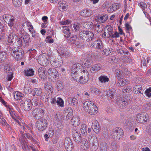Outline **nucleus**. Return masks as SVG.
Listing matches in <instances>:
<instances>
[{
  "mask_svg": "<svg viewBox=\"0 0 151 151\" xmlns=\"http://www.w3.org/2000/svg\"><path fill=\"white\" fill-rule=\"evenodd\" d=\"M84 110L91 115H94L98 112V108L94 103L91 101H87L83 104Z\"/></svg>",
  "mask_w": 151,
  "mask_h": 151,
  "instance_id": "nucleus-1",
  "label": "nucleus"
},
{
  "mask_svg": "<svg viewBox=\"0 0 151 151\" xmlns=\"http://www.w3.org/2000/svg\"><path fill=\"white\" fill-rule=\"evenodd\" d=\"M82 68V66L79 63L74 64L72 66L71 70V75L73 79L77 81V79H78L80 75L78 73L79 70Z\"/></svg>",
  "mask_w": 151,
  "mask_h": 151,
  "instance_id": "nucleus-2",
  "label": "nucleus"
},
{
  "mask_svg": "<svg viewBox=\"0 0 151 151\" xmlns=\"http://www.w3.org/2000/svg\"><path fill=\"white\" fill-rule=\"evenodd\" d=\"M79 37L81 39L89 42L93 40L94 35L91 31H84L80 32Z\"/></svg>",
  "mask_w": 151,
  "mask_h": 151,
  "instance_id": "nucleus-3",
  "label": "nucleus"
},
{
  "mask_svg": "<svg viewBox=\"0 0 151 151\" xmlns=\"http://www.w3.org/2000/svg\"><path fill=\"white\" fill-rule=\"evenodd\" d=\"M123 134V130L122 129L119 127H116L112 131L111 137L115 140H119L122 137Z\"/></svg>",
  "mask_w": 151,
  "mask_h": 151,
  "instance_id": "nucleus-4",
  "label": "nucleus"
},
{
  "mask_svg": "<svg viewBox=\"0 0 151 151\" xmlns=\"http://www.w3.org/2000/svg\"><path fill=\"white\" fill-rule=\"evenodd\" d=\"M12 55L17 60H20L24 56V52L21 48L17 47L16 49H13L12 50Z\"/></svg>",
  "mask_w": 151,
  "mask_h": 151,
  "instance_id": "nucleus-5",
  "label": "nucleus"
},
{
  "mask_svg": "<svg viewBox=\"0 0 151 151\" xmlns=\"http://www.w3.org/2000/svg\"><path fill=\"white\" fill-rule=\"evenodd\" d=\"M47 125V121L43 119H41L36 122L37 128L40 131H42L46 128Z\"/></svg>",
  "mask_w": 151,
  "mask_h": 151,
  "instance_id": "nucleus-6",
  "label": "nucleus"
},
{
  "mask_svg": "<svg viewBox=\"0 0 151 151\" xmlns=\"http://www.w3.org/2000/svg\"><path fill=\"white\" fill-rule=\"evenodd\" d=\"M89 141L92 142L91 149L92 151H95L99 147V143L97 137L94 134H92L89 136L88 137Z\"/></svg>",
  "mask_w": 151,
  "mask_h": 151,
  "instance_id": "nucleus-7",
  "label": "nucleus"
},
{
  "mask_svg": "<svg viewBox=\"0 0 151 151\" xmlns=\"http://www.w3.org/2000/svg\"><path fill=\"white\" fill-rule=\"evenodd\" d=\"M148 119L147 114L145 112H143L136 116V119L138 123H142L147 122Z\"/></svg>",
  "mask_w": 151,
  "mask_h": 151,
  "instance_id": "nucleus-8",
  "label": "nucleus"
},
{
  "mask_svg": "<svg viewBox=\"0 0 151 151\" xmlns=\"http://www.w3.org/2000/svg\"><path fill=\"white\" fill-rule=\"evenodd\" d=\"M33 116L35 119H39L44 115V111L40 108H36L32 112Z\"/></svg>",
  "mask_w": 151,
  "mask_h": 151,
  "instance_id": "nucleus-9",
  "label": "nucleus"
},
{
  "mask_svg": "<svg viewBox=\"0 0 151 151\" xmlns=\"http://www.w3.org/2000/svg\"><path fill=\"white\" fill-rule=\"evenodd\" d=\"M38 63L41 65L46 66L49 63V61L46 57L43 54L40 55L37 59Z\"/></svg>",
  "mask_w": 151,
  "mask_h": 151,
  "instance_id": "nucleus-10",
  "label": "nucleus"
},
{
  "mask_svg": "<svg viewBox=\"0 0 151 151\" xmlns=\"http://www.w3.org/2000/svg\"><path fill=\"white\" fill-rule=\"evenodd\" d=\"M114 33L113 27L110 25H107L105 28V31L103 36L107 38L111 37Z\"/></svg>",
  "mask_w": 151,
  "mask_h": 151,
  "instance_id": "nucleus-11",
  "label": "nucleus"
},
{
  "mask_svg": "<svg viewBox=\"0 0 151 151\" xmlns=\"http://www.w3.org/2000/svg\"><path fill=\"white\" fill-rule=\"evenodd\" d=\"M90 47L95 49H100L103 48V45L102 42L97 40L94 41L91 44Z\"/></svg>",
  "mask_w": 151,
  "mask_h": 151,
  "instance_id": "nucleus-12",
  "label": "nucleus"
},
{
  "mask_svg": "<svg viewBox=\"0 0 151 151\" xmlns=\"http://www.w3.org/2000/svg\"><path fill=\"white\" fill-rule=\"evenodd\" d=\"M116 103L119 107L121 108H124L127 105L128 103L127 100L124 98L118 99Z\"/></svg>",
  "mask_w": 151,
  "mask_h": 151,
  "instance_id": "nucleus-13",
  "label": "nucleus"
},
{
  "mask_svg": "<svg viewBox=\"0 0 151 151\" xmlns=\"http://www.w3.org/2000/svg\"><path fill=\"white\" fill-rule=\"evenodd\" d=\"M47 73L49 77H50V78L52 77L55 79L58 76V72L54 68H51L49 69L47 71Z\"/></svg>",
  "mask_w": 151,
  "mask_h": 151,
  "instance_id": "nucleus-14",
  "label": "nucleus"
},
{
  "mask_svg": "<svg viewBox=\"0 0 151 151\" xmlns=\"http://www.w3.org/2000/svg\"><path fill=\"white\" fill-rule=\"evenodd\" d=\"M73 137L75 141L78 143L80 142L82 139L79 132L76 130L73 131Z\"/></svg>",
  "mask_w": 151,
  "mask_h": 151,
  "instance_id": "nucleus-15",
  "label": "nucleus"
},
{
  "mask_svg": "<svg viewBox=\"0 0 151 151\" xmlns=\"http://www.w3.org/2000/svg\"><path fill=\"white\" fill-rule=\"evenodd\" d=\"M67 4L65 1H60L58 3V8L61 11H64L66 10L67 8Z\"/></svg>",
  "mask_w": 151,
  "mask_h": 151,
  "instance_id": "nucleus-16",
  "label": "nucleus"
},
{
  "mask_svg": "<svg viewBox=\"0 0 151 151\" xmlns=\"http://www.w3.org/2000/svg\"><path fill=\"white\" fill-rule=\"evenodd\" d=\"M32 107L31 101L29 99H26L24 101L23 104L24 109L27 111L30 110Z\"/></svg>",
  "mask_w": 151,
  "mask_h": 151,
  "instance_id": "nucleus-17",
  "label": "nucleus"
},
{
  "mask_svg": "<svg viewBox=\"0 0 151 151\" xmlns=\"http://www.w3.org/2000/svg\"><path fill=\"white\" fill-rule=\"evenodd\" d=\"M65 146L68 151H70L72 148V144L70 139L69 137H67L65 140Z\"/></svg>",
  "mask_w": 151,
  "mask_h": 151,
  "instance_id": "nucleus-18",
  "label": "nucleus"
},
{
  "mask_svg": "<svg viewBox=\"0 0 151 151\" xmlns=\"http://www.w3.org/2000/svg\"><path fill=\"white\" fill-rule=\"evenodd\" d=\"M81 148L84 150H86L89 147V143L87 140L84 138L82 139L81 141Z\"/></svg>",
  "mask_w": 151,
  "mask_h": 151,
  "instance_id": "nucleus-19",
  "label": "nucleus"
},
{
  "mask_svg": "<svg viewBox=\"0 0 151 151\" xmlns=\"http://www.w3.org/2000/svg\"><path fill=\"white\" fill-rule=\"evenodd\" d=\"M73 114V111L70 107L67 108L65 111V115L66 116V119L67 120H69Z\"/></svg>",
  "mask_w": 151,
  "mask_h": 151,
  "instance_id": "nucleus-20",
  "label": "nucleus"
},
{
  "mask_svg": "<svg viewBox=\"0 0 151 151\" xmlns=\"http://www.w3.org/2000/svg\"><path fill=\"white\" fill-rule=\"evenodd\" d=\"M80 118L76 116H74L71 120V124L74 127L78 126L80 124Z\"/></svg>",
  "mask_w": 151,
  "mask_h": 151,
  "instance_id": "nucleus-21",
  "label": "nucleus"
},
{
  "mask_svg": "<svg viewBox=\"0 0 151 151\" xmlns=\"http://www.w3.org/2000/svg\"><path fill=\"white\" fill-rule=\"evenodd\" d=\"M21 136L22 137L19 138V140L21 143H22L23 144L24 143V138H27L30 140H33L32 136L29 133H25L24 134L21 133Z\"/></svg>",
  "mask_w": 151,
  "mask_h": 151,
  "instance_id": "nucleus-22",
  "label": "nucleus"
},
{
  "mask_svg": "<svg viewBox=\"0 0 151 151\" xmlns=\"http://www.w3.org/2000/svg\"><path fill=\"white\" fill-rule=\"evenodd\" d=\"M118 81L117 82L116 85L117 86H122L129 83V81L124 79L117 78Z\"/></svg>",
  "mask_w": 151,
  "mask_h": 151,
  "instance_id": "nucleus-23",
  "label": "nucleus"
},
{
  "mask_svg": "<svg viewBox=\"0 0 151 151\" xmlns=\"http://www.w3.org/2000/svg\"><path fill=\"white\" fill-rule=\"evenodd\" d=\"M93 14L92 10L91 9H86L82 11L81 12V16L85 17H88L91 16Z\"/></svg>",
  "mask_w": 151,
  "mask_h": 151,
  "instance_id": "nucleus-24",
  "label": "nucleus"
},
{
  "mask_svg": "<svg viewBox=\"0 0 151 151\" xmlns=\"http://www.w3.org/2000/svg\"><path fill=\"white\" fill-rule=\"evenodd\" d=\"M102 68V65L100 64H96L93 65L91 68L92 73H93L96 71L99 70Z\"/></svg>",
  "mask_w": 151,
  "mask_h": 151,
  "instance_id": "nucleus-25",
  "label": "nucleus"
},
{
  "mask_svg": "<svg viewBox=\"0 0 151 151\" xmlns=\"http://www.w3.org/2000/svg\"><path fill=\"white\" fill-rule=\"evenodd\" d=\"M17 35L13 32L11 33L8 37L7 40L9 43H12L14 42L16 39Z\"/></svg>",
  "mask_w": 151,
  "mask_h": 151,
  "instance_id": "nucleus-26",
  "label": "nucleus"
},
{
  "mask_svg": "<svg viewBox=\"0 0 151 151\" xmlns=\"http://www.w3.org/2000/svg\"><path fill=\"white\" fill-rule=\"evenodd\" d=\"M113 53V49L111 48H108L104 49L102 51V53L106 56L111 55Z\"/></svg>",
  "mask_w": 151,
  "mask_h": 151,
  "instance_id": "nucleus-27",
  "label": "nucleus"
},
{
  "mask_svg": "<svg viewBox=\"0 0 151 151\" xmlns=\"http://www.w3.org/2000/svg\"><path fill=\"white\" fill-rule=\"evenodd\" d=\"M62 63V60H54L52 61H51V65L55 68H58L61 66Z\"/></svg>",
  "mask_w": 151,
  "mask_h": 151,
  "instance_id": "nucleus-28",
  "label": "nucleus"
},
{
  "mask_svg": "<svg viewBox=\"0 0 151 151\" xmlns=\"http://www.w3.org/2000/svg\"><path fill=\"white\" fill-rule=\"evenodd\" d=\"M44 87L45 90L47 92L50 93H52L53 91V88L48 82L44 83Z\"/></svg>",
  "mask_w": 151,
  "mask_h": 151,
  "instance_id": "nucleus-29",
  "label": "nucleus"
},
{
  "mask_svg": "<svg viewBox=\"0 0 151 151\" xmlns=\"http://www.w3.org/2000/svg\"><path fill=\"white\" fill-rule=\"evenodd\" d=\"M83 26L85 28L87 29H93L94 28V25L91 22H84Z\"/></svg>",
  "mask_w": 151,
  "mask_h": 151,
  "instance_id": "nucleus-30",
  "label": "nucleus"
},
{
  "mask_svg": "<svg viewBox=\"0 0 151 151\" xmlns=\"http://www.w3.org/2000/svg\"><path fill=\"white\" fill-rule=\"evenodd\" d=\"M98 21L101 22H105L108 19V16L106 14H102L100 16H99L97 18Z\"/></svg>",
  "mask_w": 151,
  "mask_h": 151,
  "instance_id": "nucleus-31",
  "label": "nucleus"
},
{
  "mask_svg": "<svg viewBox=\"0 0 151 151\" xmlns=\"http://www.w3.org/2000/svg\"><path fill=\"white\" fill-rule=\"evenodd\" d=\"M71 26L76 32L79 31L81 28V25L78 23H75L72 24Z\"/></svg>",
  "mask_w": 151,
  "mask_h": 151,
  "instance_id": "nucleus-32",
  "label": "nucleus"
},
{
  "mask_svg": "<svg viewBox=\"0 0 151 151\" xmlns=\"http://www.w3.org/2000/svg\"><path fill=\"white\" fill-rule=\"evenodd\" d=\"M7 55L6 52H0V62H4L5 61Z\"/></svg>",
  "mask_w": 151,
  "mask_h": 151,
  "instance_id": "nucleus-33",
  "label": "nucleus"
},
{
  "mask_svg": "<svg viewBox=\"0 0 151 151\" xmlns=\"http://www.w3.org/2000/svg\"><path fill=\"white\" fill-rule=\"evenodd\" d=\"M99 81L101 83H105L109 81V78L104 75L101 76L99 78Z\"/></svg>",
  "mask_w": 151,
  "mask_h": 151,
  "instance_id": "nucleus-34",
  "label": "nucleus"
},
{
  "mask_svg": "<svg viewBox=\"0 0 151 151\" xmlns=\"http://www.w3.org/2000/svg\"><path fill=\"white\" fill-rule=\"evenodd\" d=\"M89 78L84 77L82 76L79 77L78 79H77V82H79L80 83L84 84L86 83L88 81Z\"/></svg>",
  "mask_w": 151,
  "mask_h": 151,
  "instance_id": "nucleus-35",
  "label": "nucleus"
},
{
  "mask_svg": "<svg viewBox=\"0 0 151 151\" xmlns=\"http://www.w3.org/2000/svg\"><path fill=\"white\" fill-rule=\"evenodd\" d=\"M14 96L15 99L19 100L23 97L24 95L18 92H14Z\"/></svg>",
  "mask_w": 151,
  "mask_h": 151,
  "instance_id": "nucleus-36",
  "label": "nucleus"
},
{
  "mask_svg": "<svg viewBox=\"0 0 151 151\" xmlns=\"http://www.w3.org/2000/svg\"><path fill=\"white\" fill-rule=\"evenodd\" d=\"M68 101L69 104H73V105L74 106L76 105L77 104V100L75 97H69L68 99Z\"/></svg>",
  "mask_w": 151,
  "mask_h": 151,
  "instance_id": "nucleus-37",
  "label": "nucleus"
},
{
  "mask_svg": "<svg viewBox=\"0 0 151 151\" xmlns=\"http://www.w3.org/2000/svg\"><path fill=\"white\" fill-rule=\"evenodd\" d=\"M56 127L59 129H62L63 127V124L62 120L54 122Z\"/></svg>",
  "mask_w": 151,
  "mask_h": 151,
  "instance_id": "nucleus-38",
  "label": "nucleus"
},
{
  "mask_svg": "<svg viewBox=\"0 0 151 151\" xmlns=\"http://www.w3.org/2000/svg\"><path fill=\"white\" fill-rule=\"evenodd\" d=\"M5 71L7 73H12V69L10 65H6L4 67Z\"/></svg>",
  "mask_w": 151,
  "mask_h": 151,
  "instance_id": "nucleus-39",
  "label": "nucleus"
},
{
  "mask_svg": "<svg viewBox=\"0 0 151 151\" xmlns=\"http://www.w3.org/2000/svg\"><path fill=\"white\" fill-rule=\"evenodd\" d=\"M107 147V145L106 142H102L101 143L100 149L101 151H106Z\"/></svg>",
  "mask_w": 151,
  "mask_h": 151,
  "instance_id": "nucleus-40",
  "label": "nucleus"
},
{
  "mask_svg": "<svg viewBox=\"0 0 151 151\" xmlns=\"http://www.w3.org/2000/svg\"><path fill=\"white\" fill-rule=\"evenodd\" d=\"M92 63V61L90 59H85L83 61V64L84 66L88 68L90 67V65Z\"/></svg>",
  "mask_w": 151,
  "mask_h": 151,
  "instance_id": "nucleus-41",
  "label": "nucleus"
},
{
  "mask_svg": "<svg viewBox=\"0 0 151 151\" xmlns=\"http://www.w3.org/2000/svg\"><path fill=\"white\" fill-rule=\"evenodd\" d=\"M34 71L32 69L26 70L25 71V75L27 76H31L34 75Z\"/></svg>",
  "mask_w": 151,
  "mask_h": 151,
  "instance_id": "nucleus-42",
  "label": "nucleus"
},
{
  "mask_svg": "<svg viewBox=\"0 0 151 151\" xmlns=\"http://www.w3.org/2000/svg\"><path fill=\"white\" fill-rule=\"evenodd\" d=\"M81 75L80 76H82L84 77L89 78V75L88 71L86 70H83L81 73Z\"/></svg>",
  "mask_w": 151,
  "mask_h": 151,
  "instance_id": "nucleus-43",
  "label": "nucleus"
},
{
  "mask_svg": "<svg viewBox=\"0 0 151 151\" xmlns=\"http://www.w3.org/2000/svg\"><path fill=\"white\" fill-rule=\"evenodd\" d=\"M105 94L108 97L111 99L113 98L114 96V92L112 91L109 90L106 92Z\"/></svg>",
  "mask_w": 151,
  "mask_h": 151,
  "instance_id": "nucleus-44",
  "label": "nucleus"
},
{
  "mask_svg": "<svg viewBox=\"0 0 151 151\" xmlns=\"http://www.w3.org/2000/svg\"><path fill=\"white\" fill-rule=\"evenodd\" d=\"M81 131L82 134L83 135H86V125L82 124L81 127Z\"/></svg>",
  "mask_w": 151,
  "mask_h": 151,
  "instance_id": "nucleus-45",
  "label": "nucleus"
},
{
  "mask_svg": "<svg viewBox=\"0 0 151 151\" xmlns=\"http://www.w3.org/2000/svg\"><path fill=\"white\" fill-rule=\"evenodd\" d=\"M141 88H142L140 87V86L136 85L134 87L133 89L135 93H142L141 91H140V90H141Z\"/></svg>",
  "mask_w": 151,
  "mask_h": 151,
  "instance_id": "nucleus-46",
  "label": "nucleus"
},
{
  "mask_svg": "<svg viewBox=\"0 0 151 151\" xmlns=\"http://www.w3.org/2000/svg\"><path fill=\"white\" fill-rule=\"evenodd\" d=\"M12 2L13 5L16 7H19L22 4L20 0H12Z\"/></svg>",
  "mask_w": 151,
  "mask_h": 151,
  "instance_id": "nucleus-47",
  "label": "nucleus"
},
{
  "mask_svg": "<svg viewBox=\"0 0 151 151\" xmlns=\"http://www.w3.org/2000/svg\"><path fill=\"white\" fill-rule=\"evenodd\" d=\"M6 23L10 27L13 26L14 23V19L13 17H11L9 20Z\"/></svg>",
  "mask_w": 151,
  "mask_h": 151,
  "instance_id": "nucleus-48",
  "label": "nucleus"
},
{
  "mask_svg": "<svg viewBox=\"0 0 151 151\" xmlns=\"http://www.w3.org/2000/svg\"><path fill=\"white\" fill-rule=\"evenodd\" d=\"M56 102L57 105L59 106H63V100L60 98H58Z\"/></svg>",
  "mask_w": 151,
  "mask_h": 151,
  "instance_id": "nucleus-49",
  "label": "nucleus"
},
{
  "mask_svg": "<svg viewBox=\"0 0 151 151\" xmlns=\"http://www.w3.org/2000/svg\"><path fill=\"white\" fill-rule=\"evenodd\" d=\"M31 102L32 105L35 106L38 104V100L35 97L32 99Z\"/></svg>",
  "mask_w": 151,
  "mask_h": 151,
  "instance_id": "nucleus-50",
  "label": "nucleus"
},
{
  "mask_svg": "<svg viewBox=\"0 0 151 151\" xmlns=\"http://www.w3.org/2000/svg\"><path fill=\"white\" fill-rule=\"evenodd\" d=\"M92 128L93 130V131L96 133L99 132L100 129L99 128V124L93 126H92Z\"/></svg>",
  "mask_w": 151,
  "mask_h": 151,
  "instance_id": "nucleus-51",
  "label": "nucleus"
},
{
  "mask_svg": "<svg viewBox=\"0 0 151 151\" xmlns=\"http://www.w3.org/2000/svg\"><path fill=\"white\" fill-rule=\"evenodd\" d=\"M34 92L35 93V94L37 95V96L41 95L42 92V90L41 89L37 88L34 89Z\"/></svg>",
  "mask_w": 151,
  "mask_h": 151,
  "instance_id": "nucleus-52",
  "label": "nucleus"
},
{
  "mask_svg": "<svg viewBox=\"0 0 151 151\" xmlns=\"http://www.w3.org/2000/svg\"><path fill=\"white\" fill-rule=\"evenodd\" d=\"M143 108L145 110H149L151 109V104L148 103L144 105L143 106Z\"/></svg>",
  "mask_w": 151,
  "mask_h": 151,
  "instance_id": "nucleus-53",
  "label": "nucleus"
},
{
  "mask_svg": "<svg viewBox=\"0 0 151 151\" xmlns=\"http://www.w3.org/2000/svg\"><path fill=\"white\" fill-rule=\"evenodd\" d=\"M57 88L58 91L60 90L63 88V85L60 82H58L57 83Z\"/></svg>",
  "mask_w": 151,
  "mask_h": 151,
  "instance_id": "nucleus-54",
  "label": "nucleus"
},
{
  "mask_svg": "<svg viewBox=\"0 0 151 151\" xmlns=\"http://www.w3.org/2000/svg\"><path fill=\"white\" fill-rule=\"evenodd\" d=\"M9 112L10 113V114L11 116L12 117V118L13 119V121H14L15 122L17 123L19 125H21V124L20 123V122H19V120H18L16 117L14 115L12 114L10 111H9Z\"/></svg>",
  "mask_w": 151,
  "mask_h": 151,
  "instance_id": "nucleus-55",
  "label": "nucleus"
},
{
  "mask_svg": "<svg viewBox=\"0 0 151 151\" xmlns=\"http://www.w3.org/2000/svg\"><path fill=\"white\" fill-rule=\"evenodd\" d=\"M146 95L148 97H151V87L147 89L145 92Z\"/></svg>",
  "mask_w": 151,
  "mask_h": 151,
  "instance_id": "nucleus-56",
  "label": "nucleus"
},
{
  "mask_svg": "<svg viewBox=\"0 0 151 151\" xmlns=\"http://www.w3.org/2000/svg\"><path fill=\"white\" fill-rule=\"evenodd\" d=\"M38 74L39 75H40V74H43L45 73V69L43 67L40 68L38 69Z\"/></svg>",
  "mask_w": 151,
  "mask_h": 151,
  "instance_id": "nucleus-57",
  "label": "nucleus"
},
{
  "mask_svg": "<svg viewBox=\"0 0 151 151\" xmlns=\"http://www.w3.org/2000/svg\"><path fill=\"white\" fill-rule=\"evenodd\" d=\"M11 17L9 15L4 14L3 15V18L5 22H7L10 19Z\"/></svg>",
  "mask_w": 151,
  "mask_h": 151,
  "instance_id": "nucleus-58",
  "label": "nucleus"
},
{
  "mask_svg": "<svg viewBox=\"0 0 151 151\" xmlns=\"http://www.w3.org/2000/svg\"><path fill=\"white\" fill-rule=\"evenodd\" d=\"M22 40L23 43L26 44L27 43H28L29 41V37L25 36H24L22 37Z\"/></svg>",
  "mask_w": 151,
  "mask_h": 151,
  "instance_id": "nucleus-59",
  "label": "nucleus"
},
{
  "mask_svg": "<svg viewBox=\"0 0 151 151\" xmlns=\"http://www.w3.org/2000/svg\"><path fill=\"white\" fill-rule=\"evenodd\" d=\"M94 25V28L93 29H94L98 32H100L101 31V29L100 26L99 24H97L96 25Z\"/></svg>",
  "mask_w": 151,
  "mask_h": 151,
  "instance_id": "nucleus-60",
  "label": "nucleus"
},
{
  "mask_svg": "<svg viewBox=\"0 0 151 151\" xmlns=\"http://www.w3.org/2000/svg\"><path fill=\"white\" fill-rule=\"evenodd\" d=\"M91 90L92 92L95 93L96 94H98L101 93L99 90L96 88H91Z\"/></svg>",
  "mask_w": 151,
  "mask_h": 151,
  "instance_id": "nucleus-61",
  "label": "nucleus"
},
{
  "mask_svg": "<svg viewBox=\"0 0 151 151\" xmlns=\"http://www.w3.org/2000/svg\"><path fill=\"white\" fill-rule=\"evenodd\" d=\"M63 33L64 34V36L66 38H68L70 37L71 33L69 31L63 30Z\"/></svg>",
  "mask_w": 151,
  "mask_h": 151,
  "instance_id": "nucleus-62",
  "label": "nucleus"
},
{
  "mask_svg": "<svg viewBox=\"0 0 151 151\" xmlns=\"http://www.w3.org/2000/svg\"><path fill=\"white\" fill-rule=\"evenodd\" d=\"M61 116L60 114H56L55 116V119H54V122H57V121H61L60 119Z\"/></svg>",
  "mask_w": 151,
  "mask_h": 151,
  "instance_id": "nucleus-63",
  "label": "nucleus"
},
{
  "mask_svg": "<svg viewBox=\"0 0 151 151\" xmlns=\"http://www.w3.org/2000/svg\"><path fill=\"white\" fill-rule=\"evenodd\" d=\"M146 130L147 132L149 135L151 136V124H150L147 126Z\"/></svg>",
  "mask_w": 151,
  "mask_h": 151,
  "instance_id": "nucleus-64",
  "label": "nucleus"
}]
</instances>
